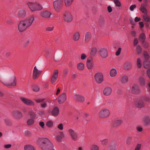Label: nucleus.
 <instances>
[{
  "mask_svg": "<svg viewBox=\"0 0 150 150\" xmlns=\"http://www.w3.org/2000/svg\"><path fill=\"white\" fill-rule=\"evenodd\" d=\"M67 99V95L65 93H62L58 98V102L59 104H62Z\"/></svg>",
  "mask_w": 150,
  "mask_h": 150,
  "instance_id": "obj_14",
  "label": "nucleus"
},
{
  "mask_svg": "<svg viewBox=\"0 0 150 150\" xmlns=\"http://www.w3.org/2000/svg\"><path fill=\"white\" fill-rule=\"evenodd\" d=\"M58 71L55 70L52 76L51 79V82L53 83H54L57 80L58 76Z\"/></svg>",
  "mask_w": 150,
  "mask_h": 150,
  "instance_id": "obj_18",
  "label": "nucleus"
},
{
  "mask_svg": "<svg viewBox=\"0 0 150 150\" xmlns=\"http://www.w3.org/2000/svg\"><path fill=\"white\" fill-rule=\"evenodd\" d=\"M33 90L35 92H38L40 90L39 87L37 86H35L33 87Z\"/></svg>",
  "mask_w": 150,
  "mask_h": 150,
  "instance_id": "obj_58",
  "label": "nucleus"
},
{
  "mask_svg": "<svg viewBox=\"0 0 150 150\" xmlns=\"http://www.w3.org/2000/svg\"><path fill=\"white\" fill-rule=\"evenodd\" d=\"M114 2L117 6L120 7L121 6V3L119 0H114Z\"/></svg>",
  "mask_w": 150,
  "mask_h": 150,
  "instance_id": "obj_53",
  "label": "nucleus"
},
{
  "mask_svg": "<svg viewBox=\"0 0 150 150\" xmlns=\"http://www.w3.org/2000/svg\"><path fill=\"white\" fill-rule=\"evenodd\" d=\"M26 15V11L24 9H21L18 12V15L19 17L22 18H24L25 16Z\"/></svg>",
  "mask_w": 150,
  "mask_h": 150,
  "instance_id": "obj_27",
  "label": "nucleus"
},
{
  "mask_svg": "<svg viewBox=\"0 0 150 150\" xmlns=\"http://www.w3.org/2000/svg\"><path fill=\"white\" fill-rule=\"evenodd\" d=\"M11 113L13 117L17 119H21L23 116L22 113L19 110H14Z\"/></svg>",
  "mask_w": 150,
  "mask_h": 150,
  "instance_id": "obj_6",
  "label": "nucleus"
},
{
  "mask_svg": "<svg viewBox=\"0 0 150 150\" xmlns=\"http://www.w3.org/2000/svg\"><path fill=\"white\" fill-rule=\"evenodd\" d=\"M102 142V144L104 145L106 144L108 142V140L107 139H105L103 140L102 141H101Z\"/></svg>",
  "mask_w": 150,
  "mask_h": 150,
  "instance_id": "obj_62",
  "label": "nucleus"
},
{
  "mask_svg": "<svg viewBox=\"0 0 150 150\" xmlns=\"http://www.w3.org/2000/svg\"><path fill=\"white\" fill-rule=\"evenodd\" d=\"M128 80V76L125 75L122 76L120 79V81L122 83H127Z\"/></svg>",
  "mask_w": 150,
  "mask_h": 150,
  "instance_id": "obj_28",
  "label": "nucleus"
},
{
  "mask_svg": "<svg viewBox=\"0 0 150 150\" xmlns=\"http://www.w3.org/2000/svg\"><path fill=\"white\" fill-rule=\"evenodd\" d=\"M142 49L140 46L138 45L137 47V54H140L142 52Z\"/></svg>",
  "mask_w": 150,
  "mask_h": 150,
  "instance_id": "obj_51",
  "label": "nucleus"
},
{
  "mask_svg": "<svg viewBox=\"0 0 150 150\" xmlns=\"http://www.w3.org/2000/svg\"><path fill=\"white\" fill-rule=\"evenodd\" d=\"M34 118H31L28 119L27 122V125L29 126L33 125L34 123Z\"/></svg>",
  "mask_w": 150,
  "mask_h": 150,
  "instance_id": "obj_43",
  "label": "nucleus"
},
{
  "mask_svg": "<svg viewBox=\"0 0 150 150\" xmlns=\"http://www.w3.org/2000/svg\"><path fill=\"white\" fill-rule=\"evenodd\" d=\"M136 7L135 5H132L131 6L129 7V9L131 11H133L134 9Z\"/></svg>",
  "mask_w": 150,
  "mask_h": 150,
  "instance_id": "obj_63",
  "label": "nucleus"
},
{
  "mask_svg": "<svg viewBox=\"0 0 150 150\" xmlns=\"http://www.w3.org/2000/svg\"><path fill=\"white\" fill-rule=\"evenodd\" d=\"M91 37V34L89 32H86L85 35V41L86 42H89L90 40Z\"/></svg>",
  "mask_w": 150,
  "mask_h": 150,
  "instance_id": "obj_26",
  "label": "nucleus"
},
{
  "mask_svg": "<svg viewBox=\"0 0 150 150\" xmlns=\"http://www.w3.org/2000/svg\"><path fill=\"white\" fill-rule=\"evenodd\" d=\"M42 71L39 70L36 66H35L34 68L33 74V79H36L38 78L39 75L42 72Z\"/></svg>",
  "mask_w": 150,
  "mask_h": 150,
  "instance_id": "obj_16",
  "label": "nucleus"
},
{
  "mask_svg": "<svg viewBox=\"0 0 150 150\" xmlns=\"http://www.w3.org/2000/svg\"><path fill=\"white\" fill-rule=\"evenodd\" d=\"M20 99L24 104L26 105L32 106L35 104L31 100L23 97H20Z\"/></svg>",
  "mask_w": 150,
  "mask_h": 150,
  "instance_id": "obj_15",
  "label": "nucleus"
},
{
  "mask_svg": "<svg viewBox=\"0 0 150 150\" xmlns=\"http://www.w3.org/2000/svg\"><path fill=\"white\" fill-rule=\"evenodd\" d=\"M4 122L6 124L7 126H11L12 125V122L7 119H5Z\"/></svg>",
  "mask_w": 150,
  "mask_h": 150,
  "instance_id": "obj_49",
  "label": "nucleus"
},
{
  "mask_svg": "<svg viewBox=\"0 0 150 150\" xmlns=\"http://www.w3.org/2000/svg\"><path fill=\"white\" fill-rule=\"evenodd\" d=\"M68 132L72 139L74 141H76L78 139V135L77 132L72 129H69Z\"/></svg>",
  "mask_w": 150,
  "mask_h": 150,
  "instance_id": "obj_3",
  "label": "nucleus"
},
{
  "mask_svg": "<svg viewBox=\"0 0 150 150\" xmlns=\"http://www.w3.org/2000/svg\"><path fill=\"white\" fill-rule=\"evenodd\" d=\"M147 6V4L146 2L144 4H142L139 8L140 10L144 14H146L147 13V10L146 8V7Z\"/></svg>",
  "mask_w": 150,
  "mask_h": 150,
  "instance_id": "obj_20",
  "label": "nucleus"
},
{
  "mask_svg": "<svg viewBox=\"0 0 150 150\" xmlns=\"http://www.w3.org/2000/svg\"><path fill=\"white\" fill-rule=\"evenodd\" d=\"M117 145L115 143H112L110 144L108 147V150H116Z\"/></svg>",
  "mask_w": 150,
  "mask_h": 150,
  "instance_id": "obj_36",
  "label": "nucleus"
},
{
  "mask_svg": "<svg viewBox=\"0 0 150 150\" xmlns=\"http://www.w3.org/2000/svg\"><path fill=\"white\" fill-rule=\"evenodd\" d=\"M91 150H99L98 146L96 145L93 144L91 146Z\"/></svg>",
  "mask_w": 150,
  "mask_h": 150,
  "instance_id": "obj_47",
  "label": "nucleus"
},
{
  "mask_svg": "<svg viewBox=\"0 0 150 150\" xmlns=\"http://www.w3.org/2000/svg\"><path fill=\"white\" fill-rule=\"evenodd\" d=\"M133 137L132 136L128 137L126 141V143L128 145H130L132 142Z\"/></svg>",
  "mask_w": 150,
  "mask_h": 150,
  "instance_id": "obj_40",
  "label": "nucleus"
},
{
  "mask_svg": "<svg viewBox=\"0 0 150 150\" xmlns=\"http://www.w3.org/2000/svg\"><path fill=\"white\" fill-rule=\"evenodd\" d=\"M143 47L147 49L149 47V43L146 40L141 42Z\"/></svg>",
  "mask_w": 150,
  "mask_h": 150,
  "instance_id": "obj_45",
  "label": "nucleus"
},
{
  "mask_svg": "<svg viewBox=\"0 0 150 150\" xmlns=\"http://www.w3.org/2000/svg\"><path fill=\"white\" fill-rule=\"evenodd\" d=\"M97 49L96 47H93L91 49L90 54L91 56H94L97 52Z\"/></svg>",
  "mask_w": 150,
  "mask_h": 150,
  "instance_id": "obj_44",
  "label": "nucleus"
},
{
  "mask_svg": "<svg viewBox=\"0 0 150 150\" xmlns=\"http://www.w3.org/2000/svg\"><path fill=\"white\" fill-rule=\"evenodd\" d=\"M122 121L121 120H116L113 123L112 127H115L119 126L122 124Z\"/></svg>",
  "mask_w": 150,
  "mask_h": 150,
  "instance_id": "obj_29",
  "label": "nucleus"
},
{
  "mask_svg": "<svg viewBox=\"0 0 150 150\" xmlns=\"http://www.w3.org/2000/svg\"><path fill=\"white\" fill-rule=\"evenodd\" d=\"M54 26H52V27H47L46 28V30L47 31L50 32L52 31L54 29Z\"/></svg>",
  "mask_w": 150,
  "mask_h": 150,
  "instance_id": "obj_56",
  "label": "nucleus"
},
{
  "mask_svg": "<svg viewBox=\"0 0 150 150\" xmlns=\"http://www.w3.org/2000/svg\"><path fill=\"white\" fill-rule=\"evenodd\" d=\"M142 98L144 101L150 103V98L149 97L146 96H144L142 97Z\"/></svg>",
  "mask_w": 150,
  "mask_h": 150,
  "instance_id": "obj_48",
  "label": "nucleus"
},
{
  "mask_svg": "<svg viewBox=\"0 0 150 150\" xmlns=\"http://www.w3.org/2000/svg\"><path fill=\"white\" fill-rule=\"evenodd\" d=\"M144 122L146 125H148L150 124V119L149 117L146 116L143 119Z\"/></svg>",
  "mask_w": 150,
  "mask_h": 150,
  "instance_id": "obj_32",
  "label": "nucleus"
},
{
  "mask_svg": "<svg viewBox=\"0 0 150 150\" xmlns=\"http://www.w3.org/2000/svg\"><path fill=\"white\" fill-rule=\"evenodd\" d=\"M112 91V90L111 88L106 87L103 91V94L105 96H109L111 94Z\"/></svg>",
  "mask_w": 150,
  "mask_h": 150,
  "instance_id": "obj_21",
  "label": "nucleus"
},
{
  "mask_svg": "<svg viewBox=\"0 0 150 150\" xmlns=\"http://www.w3.org/2000/svg\"><path fill=\"white\" fill-rule=\"evenodd\" d=\"M135 105L138 108H141L144 107L145 104L143 101L141 100H139V101H137L135 102Z\"/></svg>",
  "mask_w": 150,
  "mask_h": 150,
  "instance_id": "obj_24",
  "label": "nucleus"
},
{
  "mask_svg": "<svg viewBox=\"0 0 150 150\" xmlns=\"http://www.w3.org/2000/svg\"><path fill=\"white\" fill-rule=\"evenodd\" d=\"M139 82L140 85L144 86L145 84V79L142 76H140L139 80Z\"/></svg>",
  "mask_w": 150,
  "mask_h": 150,
  "instance_id": "obj_34",
  "label": "nucleus"
},
{
  "mask_svg": "<svg viewBox=\"0 0 150 150\" xmlns=\"http://www.w3.org/2000/svg\"><path fill=\"white\" fill-rule=\"evenodd\" d=\"M139 39L141 42L145 41L146 39V36L145 34L144 33H141L139 35Z\"/></svg>",
  "mask_w": 150,
  "mask_h": 150,
  "instance_id": "obj_42",
  "label": "nucleus"
},
{
  "mask_svg": "<svg viewBox=\"0 0 150 150\" xmlns=\"http://www.w3.org/2000/svg\"><path fill=\"white\" fill-rule=\"evenodd\" d=\"M95 80L98 83H101L103 80V76L102 74L100 72L96 73L94 76Z\"/></svg>",
  "mask_w": 150,
  "mask_h": 150,
  "instance_id": "obj_10",
  "label": "nucleus"
},
{
  "mask_svg": "<svg viewBox=\"0 0 150 150\" xmlns=\"http://www.w3.org/2000/svg\"><path fill=\"white\" fill-rule=\"evenodd\" d=\"M46 125L49 128L52 127L53 126V123L51 121H49L47 122Z\"/></svg>",
  "mask_w": 150,
  "mask_h": 150,
  "instance_id": "obj_46",
  "label": "nucleus"
},
{
  "mask_svg": "<svg viewBox=\"0 0 150 150\" xmlns=\"http://www.w3.org/2000/svg\"><path fill=\"white\" fill-rule=\"evenodd\" d=\"M137 64L139 68H140L141 67V61L140 58H138L137 59Z\"/></svg>",
  "mask_w": 150,
  "mask_h": 150,
  "instance_id": "obj_52",
  "label": "nucleus"
},
{
  "mask_svg": "<svg viewBox=\"0 0 150 150\" xmlns=\"http://www.w3.org/2000/svg\"><path fill=\"white\" fill-rule=\"evenodd\" d=\"M58 128L60 130H62L63 129V125L62 123L59 124L58 126Z\"/></svg>",
  "mask_w": 150,
  "mask_h": 150,
  "instance_id": "obj_61",
  "label": "nucleus"
},
{
  "mask_svg": "<svg viewBox=\"0 0 150 150\" xmlns=\"http://www.w3.org/2000/svg\"><path fill=\"white\" fill-rule=\"evenodd\" d=\"M36 102L37 103H40V106L41 108H45L47 107V104L46 99L45 98H37L35 99Z\"/></svg>",
  "mask_w": 150,
  "mask_h": 150,
  "instance_id": "obj_9",
  "label": "nucleus"
},
{
  "mask_svg": "<svg viewBox=\"0 0 150 150\" xmlns=\"http://www.w3.org/2000/svg\"><path fill=\"white\" fill-rule=\"evenodd\" d=\"M99 53L100 55L102 58H105L108 56V51L106 48H100L99 50Z\"/></svg>",
  "mask_w": 150,
  "mask_h": 150,
  "instance_id": "obj_12",
  "label": "nucleus"
},
{
  "mask_svg": "<svg viewBox=\"0 0 150 150\" xmlns=\"http://www.w3.org/2000/svg\"><path fill=\"white\" fill-rule=\"evenodd\" d=\"M74 0H64L65 5L67 7L70 6L72 4Z\"/></svg>",
  "mask_w": 150,
  "mask_h": 150,
  "instance_id": "obj_41",
  "label": "nucleus"
},
{
  "mask_svg": "<svg viewBox=\"0 0 150 150\" xmlns=\"http://www.w3.org/2000/svg\"><path fill=\"white\" fill-rule=\"evenodd\" d=\"M42 144L40 147L43 150H55L54 149V145L47 138H44L40 139Z\"/></svg>",
  "mask_w": 150,
  "mask_h": 150,
  "instance_id": "obj_1",
  "label": "nucleus"
},
{
  "mask_svg": "<svg viewBox=\"0 0 150 150\" xmlns=\"http://www.w3.org/2000/svg\"><path fill=\"white\" fill-rule=\"evenodd\" d=\"M77 67L79 70L83 71L84 69V65L83 63L80 62L77 64Z\"/></svg>",
  "mask_w": 150,
  "mask_h": 150,
  "instance_id": "obj_33",
  "label": "nucleus"
},
{
  "mask_svg": "<svg viewBox=\"0 0 150 150\" xmlns=\"http://www.w3.org/2000/svg\"><path fill=\"white\" fill-rule=\"evenodd\" d=\"M24 150H35V149L31 145H26L24 147Z\"/></svg>",
  "mask_w": 150,
  "mask_h": 150,
  "instance_id": "obj_35",
  "label": "nucleus"
},
{
  "mask_svg": "<svg viewBox=\"0 0 150 150\" xmlns=\"http://www.w3.org/2000/svg\"><path fill=\"white\" fill-rule=\"evenodd\" d=\"M132 93L134 94L138 95L140 93L141 90L139 86L137 84H134L131 89Z\"/></svg>",
  "mask_w": 150,
  "mask_h": 150,
  "instance_id": "obj_11",
  "label": "nucleus"
},
{
  "mask_svg": "<svg viewBox=\"0 0 150 150\" xmlns=\"http://www.w3.org/2000/svg\"><path fill=\"white\" fill-rule=\"evenodd\" d=\"M121 50V48H119L117 51L116 52L115 55L116 56L119 55L120 53Z\"/></svg>",
  "mask_w": 150,
  "mask_h": 150,
  "instance_id": "obj_64",
  "label": "nucleus"
},
{
  "mask_svg": "<svg viewBox=\"0 0 150 150\" xmlns=\"http://www.w3.org/2000/svg\"><path fill=\"white\" fill-rule=\"evenodd\" d=\"M94 64L92 59H88L86 62V66L89 69H91L93 67Z\"/></svg>",
  "mask_w": 150,
  "mask_h": 150,
  "instance_id": "obj_22",
  "label": "nucleus"
},
{
  "mask_svg": "<svg viewBox=\"0 0 150 150\" xmlns=\"http://www.w3.org/2000/svg\"><path fill=\"white\" fill-rule=\"evenodd\" d=\"M27 28L23 21H21L18 24V27L19 31L20 32H22Z\"/></svg>",
  "mask_w": 150,
  "mask_h": 150,
  "instance_id": "obj_17",
  "label": "nucleus"
},
{
  "mask_svg": "<svg viewBox=\"0 0 150 150\" xmlns=\"http://www.w3.org/2000/svg\"><path fill=\"white\" fill-rule=\"evenodd\" d=\"M110 115V111L108 110L106 108L102 109L99 112V115L101 118L107 117Z\"/></svg>",
  "mask_w": 150,
  "mask_h": 150,
  "instance_id": "obj_5",
  "label": "nucleus"
},
{
  "mask_svg": "<svg viewBox=\"0 0 150 150\" xmlns=\"http://www.w3.org/2000/svg\"><path fill=\"white\" fill-rule=\"evenodd\" d=\"M117 73V72L116 70L115 69H112L110 71V76L111 77H114L116 75Z\"/></svg>",
  "mask_w": 150,
  "mask_h": 150,
  "instance_id": "obj_39",
  "label": "nucleus"
},
{
  "mask_svg": "<svg viewBox=\"0 0 150 150\" xmlns=\"http://www.w3.org/2000/svg\"><path fill=\"white\" fill-rule=\"evenodd\" d=\"M28 5L31 11H34L37 10L35 3H34L32 2H29L28 3Z\"/></svg>",
  "mask_w": 150,
  "mask_h": 150,
  "instance_id": "obj_25",
  "label": "nucleus"
},
{
  "mask_svg": "<svg viewBox=\"0 0 150 150\" xmlns=\"http://www.w3.org/2000/svg\"><path fill=\"white\" fill-rule=\"evenodd\" d=\"M29 114H30L31 118H34L35 117V115L33 111L32 110H30L29 112Z\"/></svg>",
  "mask_w": 150,
  "mask_h": 150,
  "instance_id": "obj_54",
  "label": "nucleus"
},
{
  "mask_svg": "<svg viewBox=\"0 0 150 150\" xmlns=\"http://www.w3.org/2000/svg\"><path fill=\"white\" fill-rule=\"evenodd\" d=\"M73 98L76 102L82 103L85 100V98L83 96L78 93H75L73 95Z\"/></svg>",
  "mask_w": 150,
  "mask_h": 150,
  "instance_id": "obj_8",
  "label": "nucleus"
},
{
  "mask_svg": "<svg viewBox=\"0 0 150 150\" xmlns=\"http://www.w3.org/2000/svg\"><path fill=\"white\" fill-rule=\"evenodd\" d=\"M51 13L47 11H42L40 13V16L44 18H48L50 17Z\"/></svg>",
  "mask_w": 150,
  "mask_h": 150,
  "instance_id": "obj_19",
  "label": "nucleus"
},
{
  "mask_svg": "<svg viewBox=\"0 0 150 150\" xmlns=\"http://www.w3.org/2000/svg\"><path fill=\"white\" fill-rule=\"evenodd\" d=\"M34 20V16H32L22 21L24 22L27 27L28 28L31 25Z\"/></svg>",
  "mask_w": 150,
  "mask_h": 150,
  "instance_id": "obj_7",
  "label": "nucleus"
},
{
  "mask_svg": "<svg viewBox=\"0 0 150 150\" xmlns=\"http://www.w3.org/2000/svg\"><path fill=\"white\" fill-rule=\"evenodd\" d=\"M143 66L146 69L150 68V62L145 60L144 62Z\"/></svg>",
  "mask_w": 150,
  "mask_h": 150,
  "instance_id": "obj_38",
  "label": "nucleus"
},
{
  "mask_svg": "<svg viewBox=\"0 0 150 150\" xmlns=\"http://www.w3.org/2000/svg\"><path fill=\"white\" fill-rule=\"evenodd\" d=\"M36 7L37 10H41L42 9V6L39 4L35 3Z\"/></svg>",
  "mask_w": 150,
  "mask_h": 150,
  "instance_id": "obj_55",
  "label": "nucleus"
},
{
  "mask_svg": "<svg viewBox=\"0 0 150 150\" xmlns=\"http://www.w3.org/2000/svg\"><path fill=\"white\" fill-rule=\"evenodd\" d=\"M60 135H58L56 136V140L59 142H61L62 141V138L64 137V135L62 132H59Z\"/></svg>",
  "mask_w": 150,
  "mask_h": 150,
  "instance_id": "obj_31",
  "label": "nucleus"
},
{
  "mask_svg": "<svg viewBox=\"0 0 150 150\" xmlns=\"http://www.w3.org/2000/svg\"><path fill=\"white\" fill-rule=\"evenodd\" d=\"M131 67V63L129 62L125 63L124 66V69L126 70H128L130 69Z\"/></svg>",
  "mask_w": 150,
  "mask_h": 150,
  "instance_id": "obj_37",
  "label": "nucleus"
},
{
  "mask_svg": "<svg viewBox=\"0 0 150 150\" xmlns=\"http://www.w3.org/2000/svg\"><path fill=\"white\" fill-rule=\"evenodd\" d=\"M1 81L3 84L8 87L16 86V80L15 76L13 77L10 83L6 82L4 80H1Z\"/></svg>",
  "mask_w": 150,
  "mask_h": 150,
  "instance_id": "obj_2",
  "label": "nucleus"
},
{
  "mask_svg": "<svg viewBox=\"0 0 150 150\" xmlns=\"http://www.w3.org/2000/svg\"><path fill=\"white\" fill-rule=\"evenodd\" d=\"M24 135L26 137H29L32 135V133L28 130H26L24 132Z\"/></svg>",
  "mask_w": 150,
  "mask_h": 150,
  "instance_id": "obj_50",
  "label": "nucleus"
},
{
  "mask_svg": "<svg viewBox=\"0 0 150 150\" xmlns=\"http://www.w3.org/2000/svg\"><path fill=\"white\" fill-rule=\"evenodd\" d=\"M144 56L145 58V60L148 61V59L149 58V54L146 53H145L144 54Z\"/></svg>",
  "mask_w": 150,
  "mask_h": 150,
  "instance_id": "obj_59",
  "label": "nucleus"
},
{
  "mask_svg": "<svg viewBox=\"0 0 150 150\" xmlns=\"http://www.w3.org/2000/svg\"><path fill=\"white\" fill-rule=\"evenodd\" d=\"M80 37V35L79 32H75L73 34L72 39L74 41H78Z\"/></svg>",
  "mask_w": 150,
  "mask_h": 150,
  "instance_id": "obj_23",
  "label": "nucleus"
},
{
  "mask_svg": "<svg viewBox=\"0 0 150 150\" xmlns=\"http://www.w3.org/2000/svg\"><path fill=\"white\" fill-rule=\"evenodd\" d=\"M39 125L42 128L44 129L45 128V123L43 122H39Z\"/></svg>",
  "mask_w": 150,
  "mask_h": 150,
  "instance_id": "obj_60",
  "label": "nucleus"
},
{
  "mask_svg": "<svg viewBox=\"0 0 150 150\" xmlns=\"http://www.w3.org/2000/svg\"><path fill=\"white\" fill-rule=\"evenodd\" d=\"M87 57L85 53H82L81 55V59L82 60L85 59Z\"/></svg>",
  "mask_w": 150,
  "mask_h": 150,
  "instance_id": "obj_57",
  "label": "nucleus"
},
{
  "mask_svg": "<svg viewBox=\"0 0 150 150\" xmlns=\"http://www.w3.org/2000/svg\"><path fill=\"white\" fill-rule=\"evenodd\" d=\"M63 18L64 21L68 23L71 22L73 20L72 15L69 12H66L64 14Z\"/></svg>",
  "mask_w": 150,
  "mask_h": 150,
  "instance_id": "obj_13",
  "label": "nucleus"
},
{
  "mask_svg": "<svg viewBox=\"0 0 150 150\" xmlns=\"http://www.w3.org/2000/svg\"><path fill=\"white\" fill-rule=\"evenodd\" d=\"M63 3L62 0H56L54 1V7L56 11H58L61 8Z\"/></svg>",
  "mask_w": 150,
  "mask_h": 150,
  "instance_id": "obj_4",
  "label": "nucleus"
},
{
  "mask_svg": "<svg viewBox=\"0 0 150 150\" xmlns=\"http://www.w3.org/2000/svg\"><path fill=\"white\" fill-rule=\"evenodd\" d=\"M59 110L57 107H55L52 110V114L54 116H57L59 113Z\"/></svg>",
  "mask_w": 150,
  "mask_h": 150,
  "instance_id": "obj_30",
  "label": "nucleus"
}]
</instances>
